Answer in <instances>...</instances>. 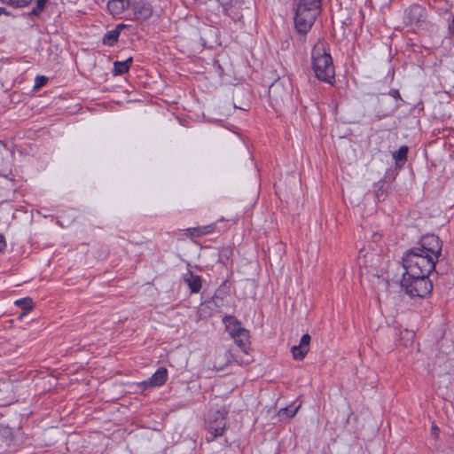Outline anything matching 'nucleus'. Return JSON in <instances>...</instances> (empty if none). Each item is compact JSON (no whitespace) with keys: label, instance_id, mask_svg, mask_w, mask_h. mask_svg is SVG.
<instances>
[{"label":"nucleus","instance_id":"f257e3e1","mask_svg":"<svg viewBox=\"0 0 454 454\" xmlns=\"http://www.w3.org/2000/svg\"><path fill=\"white\" fill-rule=\"evenodd\" d=\"M311 66L315 76L320 82L333 84L335 69L330 53V45L325 40H319L312 48Z\"/></svg>","mask_w":454,"mask_h":454},{"label":"nucleus","instance_id":"f03ea898","mask_svg":"<svg viewBox=\"0 0 454 454\" xmlns=\"http://www.w3.org/2000/svg\"><path fill=\"white\" fill-rule=\"evenodd\" d=\"M321 10V0H299L295 9L294 25L300 34H307Z\"/></svg>","mask_w":454,"mask_h":454},{"label":"nucleus","instance_id":"7ed1b4c3","mask_svg":"<svg viewBox=\"0 0 454 454\" xmlns=\"http://www.w3.org/2000/svg\"><path fill=\"white\" fill-rule=\"evenodd\" d=\"M436 262L427 254L420 253L414 247L406 250L402 257V264L407 273L430 275L435 269Z\"/></svg>","mask_w":454,"mask_h":454},{"label":"nucleus","instance_id":"20e7f679","mask_svg":"<svg viewBox=\"0 0 454 454\" xmlns=\"http://www.w3.org/2000/svg\"><path fill=\"white\" fill-rule=\"evenodd\" d=\"M400 285L405 294L411 298H424L433 290V284L429 279V275L427 274L407 273L404 271Z\"/></svg>","mask_w":454,"mask_h":454},{"label":"nucleus","instance_id":"39448f33","mask_svg":"<svg viewBox=\"0 0 454 454\" xmlns=\"http://www.w3.org/2000/svg\"><path fill=\"white\" fill-rule=\"evenodd\" d=\"M227 415L228 410L224 406L209 410L206 419V428L210 434V437L207 438V442H212L223 434L227 426Z\"/></svg>","mask_w":454,"mask_h":454},{"label":"nucleus","instance_id":"423d86ee","mask_svg":"<svg viewBox=\"0 0 454 454\" xmlns=\"http://www.w3.org/2000/svg\"><path fill=\"white\" fill-rule=\"evenodd\" d=\"M413 247L438 261L442 255V242L438 236L427 234L422 236Z\"/></svg>","mask_w":454,"mask_h":454},{"label":"nucleus","instance_id":"0eeeda50","mask_svg":"<svg viewBox=\"0 0 454 454\" xmlns=\"http://www.w3.org/2000/svg\"><path fill=\"white\" fill-rule=\"evenodd\" d=\"M426 20V9L420 4H412L404 12L403 21L407 26L419 27Z\"/></svg>","mask_w":454,"mask_h":454},{"label":"nucleus","instance_id":"6e6552de","mask_svg":"<svg viewBox=\"0 0 454 454\" xmlns=\"http://www.w3.org/2000/svg\"><path fill=\"white\" fill-rule=\"evenodd\" d=\"M134 18L137 21H145L153 15V9L152 4L146 0H137L130 4Z\"/></svg>","mask_w":454,"mask_h":454},{"label":"nucleus","instance_id":"1a4fd4ad","mask_svg":"<svg viewBox=\"0 0 454 454\" xmlns=\"http://www.w3.org/2000/svg\"><path fill=\"white\" fill-rule=\"evenodd\" d=\"M310 340V335L309 333H305L301 336L300 344L292 347L291 352L295 360H302L305 357L309 350Z\"/></svg>","mask_w":454,"mask_h":454},{"label":"nucleus","instance_id":"9d476101","mask_svg":"<svg viewBox=\"0 0 454 454\" xmlns=\"http://www.w3.org/2000/svg\"><path fill=\"white\" fill-rule=\"evenodd\" d=\"M168 380V370L164 367H160L153 375L151 378H149L147 380H145L140 383V385L144 386V388H146L148 387H160Z\"/></svg>","mask_w":454,"mask_h":454},{"label":"nucleus","instance_id":"9b49d317","mask_svg":"<svg viewBox=\"0 0 454 454\" xmlns=\"http://www.w3.org/2000/svg\"><path fill=\"white\" fill-rule=\"evenodd\" d=\"M233 362L237 361L234 359V356L230 350L219 351L214 362L213 369L215 371H222Z\"/></svg>","mask_w":454,"mask_h":454},{"label":"nucleus","instance_id":"f8f14e48","mask_svg":"<svg viewBox=\"0 0 454 454\" xmlns=\"http://www.w3.org/2000/svg\"><path fill=\"white\" fill-rule=\"evenodd\" d=\"M129 0H110L107 3V9L114 16L121 15L125 10L130 8Z\"/></svg>","mask_w":454,"mask_h":454},{"label":"nucleus","instance_id":"ddd939ff","mask_svg":"<svg viewBox=\"0 0 454 454\" xmlns=\"http://www.w3.org/2000/svg\"><path fill=\"white\" fill-rule=\"evenodd\" d=\"M223 322L225 325L226 331L229 333L231 337L234 336L243 327L241 323L233 316H225L223 318Z\"/></svg>","mask_w":454,"mask_h":454},{"label":"nucleus","instance_id":"4468645a","mask_svg":"<svg viewBox=\"0 0 454 454\" xmlns=\"http://www.w3.org/2000/svg\"><path fill=\"white\" fill-rule=\"evenodd\" d=\"M184 282L192 294H197L201 289V278L199 275L193 274L192 271L188 272L187 276L184 278Z\"/></svg>","mask_w":454,"mask_h":454},{"label":"nucleus","instance_id":"2eb2a0df","mask_svg":"<svg viewBox=\"0 0 454 454\" xmlns=\"http://www.w3.org/2000/svg\"><path fill=\"white\" fill-rule=\"evenodd\" d=\"M249 331L246 328H242L239 330L234 336L231 338L234 340L235 343L242 349L246 350V348L250 344L249 342Z\"/></svg>","mask_w":454,"mask_h":454},{"label":"nucleus","instance_id":"dca6fc26","mask_svg":"<svg viewBox=\"0 0 454 454\" xmlns=\"http://www.w3.org/2000/svg\"><path fill=\"white\" fill-rule=\"evenodd\" d=\"M409 153V147L407 145H402L398 150L393 152L392 157L395 161L397 167H402L407 161V156Z\"/></svg>","mask_w":454,"mask_h":454},{"label":"nucleus","instance_id":"f3484780","mask_svg":"<svg viewBox=\"0 0 454 454\" xmlns=\"http://www.w3.org/2000/svg\"><path fill=\"white\" fill-rule=\"evenodd\" d=\"M133 59L130 57L124 61H115L114 63V74L121 75L129 72Z\"/></svg>","mask_w":454,"mask_h":454},{"label":"nucleus","instance_id":"a211bd4d","mask_svg":"<svg viewBox=\"0 0 454 454\" xmlns=\"http://www.w3.org/2000/svg\"><path fill=\"white\" fill-rule=\"evenodd\" d=\"M119 36L120 35L118 30L113 29L107 31L103 37V43L105 45L114 46L118 42Z\"/></svg>","mask_w":454,"mask_h":454},{"label":"nucleus","instance_id":"6ab92c4d","mask_svg":"<svg viewBox=\"0 0 454 454\" xmlns=\"http://www.w3.org/2000/svg\"><path fill=\"white\" fill-rule=\"evenodd\" d=\"M15 305L23 309L22 315L29 312L34 307V301L30 297L17 300Z\"/></svg>","mask_w":454,"mask_h":454},{"label":"nucleus","instance_id":"aec40b11","mask_svg":"<svg viewBox=\"0 0 454 454\" xmlns=\"http://www.w3.org/2000/svg\"><path fill=\"white\" fill-rule=\"evenodd\" d=\"M232 255V250L230 247H223L218 253V262L227 265Z\"/></svg>","mask_w":454,"mask_h":454},{"label":"nucleus","instance_id":"412c9836","mask_svg":"<svg viewBox=\"0 0 454 454\" xmlns=\"http://www.w3.org/2000/svg\"><path fill=\"white\" fill-rule=\"evenodd\" d=\"M0 2L14 8H22L28 5L32 0H0Z\"/></svg>","mask_w":454,"mask_h":454},{"label":"nucleus","instance_id":"4be33fe9","mask_svg":"<svg viewBox=\"0 0 454 454\" xmlns=\"http://www.w3.org/2000/svg\"><path fill=\"white\" fill-rule=\"evenodd\" d=\"M48 0H36L35 6L28 13L30 16H39L44 10Z\"/></svg>","mask_w":454,"mask_h":454},{"label":"nucleus","instance_id":"5701e85b","mask_svg":"<svg viewBox=\"0 0 454 454\" xmlns=\"http://www.w3.org/2000/svg\"><path fill=\"white\" fill-rule=\"evenodd\" d=\"M11 441V432L8 428L0 427V448L8 445Z\"/></svg>","mask_w":454,"mask_h":454},{"label":"nucleus","instance_id":"b1692460","mask_svg":"<svg viewBox=\"0 0 454 454\" xmlns=\"http://www.w3.org/2000/svg\"><path fill=\"white\" fill-rule=\"evenodd\" d=\"M300 405H289L279 411V415H285L286 418H293L296 414Z\"/></svg>","mask_w":454,"mask_h":454},{"label":"nucleus","instance_id":"393cba45","mask_svg":"<svg viewBox=\"0 0 454 454\" xmlns=\"http://www.w3.org/2000/svg\"><path fill=\"white\" fill-rule=\"evenodd\" d=\"M35 89H39L43 86H44L47 82H48V78L46 76H43V75H37L35 77Z\"/></svg>","mask_w":454,"mask_h":454},{"label":"nucleus","instance_id":"a878e982","mask_svg":"<svg viewBox=\"0 0 454 454\" xmlns=\"http://www.w3.org/2000/svg\"><path fill=\"white\" fill-rule=\"evenodd\" d=\"M199 229H200V237H201V236L212 233L215 230V224H207V225H204V226H200Z\"/></svg>","mask_w":454,"mask_h":454},{"label":"nucleus","instance_id":"bb28decb","mask_svg":"<svg viewBox=\"0 0 454 454\" xmlns=\"http://www.w3.org/2000/svg\"><path fill=\"white\" fill-rule=\"evenodd\" d=\"M186 235L191 239L200 237L199 227L186 229Z\"/></svg>","mask_w":454,"mask_h":454},{"label":"nucleus","instance_id":"cd10ccee","mask_svg":"<svg viewBox=\"0 0 454 454\" xmlns=\"http://www.w3.org/2000/svg\"><path fill=\"white\" fill-rule=\"evenodd\" d=\"M278 85L276 83H273L270 85V87L269 89V95L270 98H276V92L278 90Z\"/></svg>","mask_w":454,"mask_h":454},{"label":"nucleus","instance_id":"c85d7f7f","mask_svg":"<svg viewBox=\"0 0 454 454\" xmlns=\"http://www.w3.org/2000/svg\"><path fill=\"white\" fill-rule=\"evenodd\" d=\"M6 248L5 239L3 235L0 234V252H4Z\"/></svg>","mask_w":454,"mask_h":454},{"label":"nucleus","instance_id":"c756f323","mask_svg":"<svg viewBox=\"0 0 454 454\" xmlns=\"http://www.w3.org/2000/svg\"><path fill=\"white\" fill-rule=\"evenodd\" d=\"M431 434L434 435V438L438 437L439 434V428L436 425L433 424L431 427Z\"/></svg>","mask_w":454,"mask_h":454},{"label":"nucleus","instance_id":"7c9ffc66","mask_svg":"<svg viewBox=\"0 0 454 454\" xmlns=\"http://www.w3.org/2000/svg\"><path fill=\"white\" fill-rule=\"evenodd\" d=\"M389 95L392 96L395 99L401 98L398 90H391L389 91Z\"/></svg>","mask_w":454,"mask_h":454},{"label":"nucleus","instance_id":"2f4dec72","mask_svg":"<svg viewBox=\"0 0 454 454\" xmlns=\"http://www.w3.org/2000/svg\"><path fill=\"white\" fill-rule=\"evenodd\" d=\"M126 27H127V25L121 23V24H118V25L115 27L114 30H118V31H119V35H120V34H121V31L123 28H125Z\"/></svg>","mask_w":454,"mask_h":454},{"label":"nucleus","instance_id":"473e14b6","mask_svg":"<svg viewBox=\"0 0 454 454\" xmlns=\"http://www.w3.org/2000/svg\"><path fill=\"white\" fill-rule=\"evenodd\" d=\"M449 30H450V33L454 36V15H453L452 23L449 27Z\"/></svg>","mask_w":454,"mask_h":454},{"label":"nucleus","instance_id":"72a5a7b5","mask_svg":"<svg viewBox=\"0 0 454 454\" xmlns=\"http://www.w3.org/2000/svg\"><path fill=\"white\" fill-rule=\"evenodd\" d=\"M3 14L4 15H9L10 12L5 8L0 7V16L3 15Z\"/></svg>","mask_w":454,"mask_h":454},{"label":"nucleus","instance_id":"f704fd0d","mask_svg":"<svg viewBox=\"0 0 454 454\" xmlns=\"http://www.w3.org/2000/svg\"><path fill=\"white\" fill-rule=\"evenodd\" d=\"M380 195H381V192L377 193L378 198H380Z\"/></svg>","mask_w":454,"mask_h":454},{"label":"nucleus","instance_id":"c9c22d12","mask_svg":"<svg viewBox=\"0 0 454 454\" xmlns=\"http://www.w3.org/2000/svg\"><path fill=\"white\" fill-rule=\"evenodd\" d=\"M380 195H381V192L377 193L378 198H380Z\"/></svg>","mask_w":454,"mask_h":454}]
</instances>
